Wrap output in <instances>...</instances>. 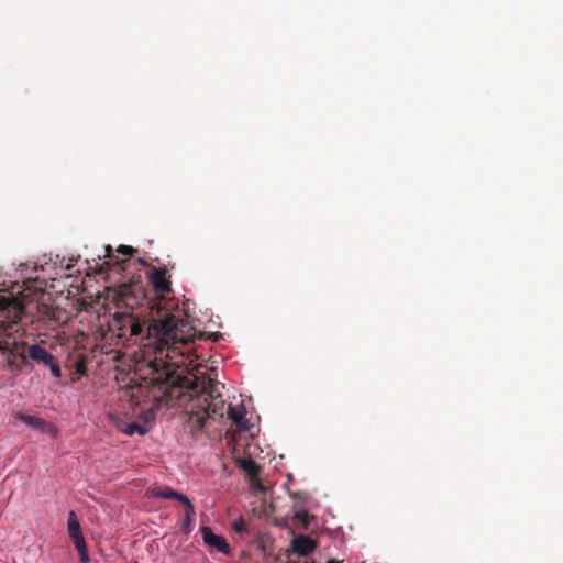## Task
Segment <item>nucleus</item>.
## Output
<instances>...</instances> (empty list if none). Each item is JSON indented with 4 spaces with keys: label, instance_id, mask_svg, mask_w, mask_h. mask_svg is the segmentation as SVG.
<instances>
[{
    "label": "nucleus",
    "instance_id": "f8f14e48",
    "mask_svg": "<svg viewBox=\"0 0 563 563\" xmlns=\"http://www.w3.org/2000/svg\"><path fill=\"white\" fill-rule=\"evenodd\" d=\"M30 360L46 365L54 355L38 344L27 345Z\"/></svg>",
    "mask_w": 563,
    "mask_h": 563
},
{
    "label": "nucleus",
    "instance_id": "dca6fc26",
    "mask_svg": "<svg viewBox=\"0 0 563 563\" xmlns=\"http://www.w3.org/2000/svg\"><path fill=\"white\" fill-rule=\"evenodd\" d=\"M78 553H79V556H80V561L82 563H88L89 562V555H88V549H87V544L86 542H80V543H77L75 544Z\"/></svg>",
    "mask_w": 563,
    "mask_h": 563
},
{
    "label": "nucleus",
    "instance_id": "f3484780",
    "mask_svg": "<svg viewBox=\"0 0 563 563\" xmlns=\"http://www.w3.org/2000/svg\"><path fill=\"white\" fill-rule=\"evenodd\" d=\"M295 519L298 520L305 528L309 525V514L305 509H300L295 514Z\"/></svg>",
    "mask_w": 563,
    "mask_h": 563
},
{
    "label": "nucleus",
    "instance_id": "f03ea898",
    "mask_svg": "<svg viewBox=\"0 0 563 563\" xmlns=\"http://www.w3.org/2000/svg\"><path fill=\"white\" fill-rule=\"evenodd\" d=\"M188 377L195 379L190 384L191 388L181 384L179 386V395H162V397L183 398L184 402L187 401L186 410L189 415V423L194 430H202L208 420L221 419L225 412L240 430L246 431L250 429V424L245 419V406L243 404L236 406L229 405L227 408L224 400L221 398L217 380L205 375H185L183 373V378Z\"/></svg>",
    "mask_w": 563,
    "mask_h": 563
},
{
    "label": "nucleus",
    "instance_id": "6e6552de",
    "mask_svg": "<svg viewBox=\"0 0 563 563\" xmlns=\"http://www.w3.org/2000/svg\"><path fill=\"white\" fill-rule=\"evenodd\" d=\"M13 417L16 420L27 424L32 429L37 430V431H40L42 433H46V434L54 433L53 426L51 423L46 422L42 418L30 416V415H25L23 412H15L13 415Z\"/></svg>",
    "mask_w": 563,
    "mask_h": 563
},
{
    "label": "nucleus",
    "instance_id": "4468645a",
    "mask_svg": "<svg viewBox=\"0 0 563 563\" xmlns=\"http://www.w3.org/2000/svg\"><path fill=\"white\" fill-rule=\"evenodd\" d=\"M184 505L186 508V514H185V518H184V522H183V531L185 533H189L191 530V523L195 519L196 512H195V507L190 500H188V503H185Z\"/></svg>",
    "mask_w": 563,
    "mask_h": 563
},
{
    "label": "nucleus",
    "instance_id": "6ab92c4d",
    "mask_svg": "<svg viewBox=\"0 0 563 563\" xmlns=\"http://www.w3.org/2000/svg\"><path fill=\"white\" fill-rule=\"evenodd\" d=\"M87 367L84 361L76 362L75 364V373L79 376L86 375Z\"/></svg>",
    "mask_w": 563,
    "mask_h": 563
},
{
    "label": "nucleus",
    "instance_id": "412c9836",
    "mask_svg": "<svg viewBox=\"0 0 563 563\" xmlns=\"http://www.w3.org/2000/svg\"><path fill=\"white\" fill-rule=\"evenodd\" d=\"M29 354L26 355L24 353V350H20V354H19V358H18V363H21L22 364V367L27 365L29 363Z\"/></svg>",
    "mask_w": 563,
    "mask_h": 563
},
{
    "label": "nucleus",
    "instance_id": "1a4fd4ad",
    "mask_svg": "<svg viewBox=\"0 0 563 563\" xmlns=\"http://www.w3.org/2000/svg\"><path fill=\"white\" fill-rule=\"evenodd\" d=\"M135 250L132 246L129 245H120L115 251L110 246L107 245L104 247V257L107 261L104 264L107 265H118L120 264L119 254L124 256H132Z\"/></svg>",
    "mask_w": 563,
    "mask_h": 563
},
{
    "label": "nucleus",
    "instance_id": "f257e3e1",
    "mask_svg": "<svg viewBox=\"0 0 563 563\" xmlns=\"http://www.w3.org/2000/svg\"><path fill=\"white\" fill-rule=\"evenodd\" d=\"M113 329L120 339L139 344L142 356L147 361L145 382L151 383L162 395H179L181 384H192L194 378H183V361L174 362L175 356L190 352V344L198 338L186 314L180 311L167 312L157 319L147 320L134 313H115ZM202 334H199L201 338ZM191 388L190 385H187Z\"/></svg>",
    "mask_w": 563,
    "mask_h": 563
},
{
    "label": "nucleus",
    "instance_id": "9d476101",
    "mask_svg": "<svg viewBox=\"0 0 563 563\" xmlns=\"http://www.w3.org/2000/svg\"><path fill=\"white\" fill-rule=\"evenodd\" d=\"M150 496L154 497V498H162V499H177L181 504L188 503V500H189V498L186 495L180 494L170 487L152 488L150 490Z\"/></svg>",
    "mask_w": 563,
    "mask_h": 563
},
{
    "label": "nucleus",
    "instance_id": "423d86ee",
    "mask_svg": "<svg viewBox=\"0 0 563 563\" xmlns=\"http://www.w3.org/2000/svg\"><path fill=\"white\" fill-rule=\"evenodd\" d=\"M170 276L164 267H153L148 273V280L156 294L162 296L172 292Z\"/></svg>",
    "mask_w": 563,
    "mask_h": 563
},
{
    "label": "nucleus",
    "instance_id": "a211bd4d",
    "mask_svg": "<svg viewBox=\"0 0 563 563\" xmlns=\"http://www.w3.org/2000/svg\"><path fill=\"white\" fill-rule=\"evenodd\" d=\"M46 366L49 367V371L54 377L59 378L62 376V369L55 356L53 357L52 362L46 364Z\"/></svg>",
    "mask_w": 563,
    "mask_h": 563
},
{
    "label": "nucleus",
    "instance_id": "20e7f679",
    "mask_svg": "<svg viewBox=\"0 0 563 563\" xmlns=\"http://www.w3.org/2000/svg\"><path fill=\"white\" fill-rule=\"evenodd\" d=\"M140 379H141V383L137 385L136 387V391L133 393V397H143V398H146V399H150V400H153L155 404L152 405L143 415V418H144V423L141 424L139 422H131L129 424H126V427L124 428V433L129 434V435H132L134 433H139L141 435H144L145 433H147L148 431V427H147V423L150 421H153L154 420V411L156 409L159 408V406L162 404H165V405H173V401L174 400H177L178 402H184L183 398H169V397H158L159 395V391L158 389L156 388L155 393L153 391V386L151 383H146L145 379H144V376L141 374L140 375Z\"/></svg>",
    "mask_w": 563,
    "mask_h": 563
},
{
    "label": "nucleus",
    "instance_id": "aec40b11",
    "mask_svg": "<svg viewBox=\"0 0 563 563\" xmlns=\"http://www.w3.org/2000/svg\"><path fill=\"white\" fill-rule=\"evenodd\" d=\"M251 483H252V486L255 490L257 492H265L266 490V487L265 485L262 483V481L260 479L258 476H256V479H251Z\"/></svg>",
    "mask_w": 563,
    "mask_h": 563
},
{
    "label": "nucleus",
    "instance_id": "ddd939ff",
    "mask_svg": "<svg viewBox=\"0 0 563 563\" xmlns=\"http://www.w3.org/2000/svg\"><path fill=\"white\" fill-rule=\"evenodd\" d=\"M241 468L249 475L250 481L256 479V476L260 475L261 467L260 465L252 459H244L240 463Z\"/></svg>",
    "mask_w": 563,
    "mask_h": 563
},
{
    "label": "nucleus",
    "instance_id": "7ed1b4c3",
    "mask_svg": "<svg viewBox=\"0 0 563 563\" xmlns=\"http://www.w3.org/2000/svg\"><path fill=\"white\" fill-rule=\"evenodd\" d=\"M11 306L15 309L19 303L13 298L0 296V352L7 356L2 368L18 376L22 373V364L18 363L20 350H24L27 343L18 339V323L2 320L3 313Z\"/></svg>",
    "mask_w": 563,
    "mask_h": 563
},
{
    "label": "nucleus",
    "instance_id": "2eb2a0df",
    "mask_svg": "<svg viewBox=\"0 0 563 563\" xmlns=\"http://www.w3.org/2000/svg\"><path fill=\"white\" fill-rule=\"evenodd\" d=\"M232 529L236 533H239V534H243V533H247L249 532L247 525H246V522L244 521L243 518H238L236 520H234L232 522Z\"/></svg>",
    "mask_w": 563,
    "mask_h": 563
},
{
    "label": "nucleus",
    "instance_id": "39448f33",
    "mask_svg": "<svg viewBox=\"0 0 563 563\" xmlns=\"http://www.w3.org/2000/svg\"><path fill=\"white\" fill-rule=\"evenodd\" d=\"M291 553L288 555L292 563H308L307 556L314 550V542L310 537L299 536L291 541Z\"/></svg>",
    "mask_w": 563,
    "mask_h": 563
},
{
    "label": "nucleus",
    "instance_id": "0eeeda50",
    "mask_svg": "<svg viewBox=\"0 0 563 563\" xmlns=\"http://www.w3.org/2000/svg\"><path fill=\"white\" fill-rule=\"evenodd\" d=\"M200 532H201L203 543L208 548L213 549L224 555L231 554V547L224 537H222L220 534H216L212 531V529L208 526H202L200 528Z\"/></svg>",
    "mask_w": 563,
    "mask_h": 563
},
{
    "label": "nucleus",
    "instance_id": "9b49d317",
    "mask_svg": "<svg viewBox=\"0 0 563 563\" xmlns=\"http://www.w3.org/2000/svg\"><path fill=\"white\" fill-rule=\"evenodd\" d=\"M67 525H68L69 538L71 539L74 544L84 542L85 538L82 536L80 523L77 519L75 511H69Z\"/></svg>",
    "mask_w": 563,
    "mask_h": 563
}]
</instances>
